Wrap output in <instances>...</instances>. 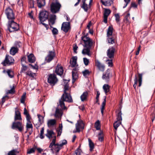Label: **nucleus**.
Instances as JSON below:
<instances>
[{
  "label": "nucleus",
  "instance_id": "de8ad7c7",
  "mask_svg": "<svg viewBox=\"0 0 155 155\" xmlns=\"http://www.w3.org/2000/svg\"><path fill=\"white\" fill-rule=\"evenodd\" d=\"M21 64L22 66V67L21 68L20 73H21L22 72L25 71L27 70L28 68V67L25 65V64H23V63H21Z\"/></svg>",
  "mask_w": 155,
  "mask_h": 155
},
{
  "label": "nucleus",
  "instance_id": "cd10ccee",
  "mask_svg": "<svg viewBox=\"0 0 155 155\" xmlns=\"http://www.w3.org/2000/svg\"><path fill=\"white\" fill-rule=\"evenodd\" d=\"M88 93L87 91H86L83 93L81 95L80 98L82 101H84L87 99Z\"/></svg>",
  "mask_w": 155,
  "mask_h": 155
},
{
  "label": "nucleus",
  "instance_id": "473e14b6",
  "mask_svg": "<svg viewBox=\"0 0 155 155\" xmlns=\"http://www.w3.org/2000/svg\"><path fill=\"white\" fill-rule=\"evenodd\" d=\"M88 140L89 142V145L90 147V150L91 151H92L94 148V144L90 139L89 138L88 139Z\"/></svg>",
  "mask_w": 155,
  "mask_h": 155
},
{
  "label": "nucleus",
  "instance_id": "e433bc0d",
  "mask_svg": "<svg viewBox=\"0 0 155 155\" xmlns=\"http://www.w3.org/2000/svg\"><path fill=\"white\" fill-rule=\"evenodd\" d=\"M7 73L9 77L11 78H12L14 77V73L13 71L11 69L7 70Z\"/></svg>",
  "mask_w": 155,
  "mask_h": 155
},
{
  "label": "nucleus",
  "instance_id": "58836bf2",
  "mask_svg": "<svg viewBox=\"0 0 155 155\" xmlns=\"http://www.w3.org/2000/svg\"><path fill=\"white\" fill-rule=\"evenodd\" d=\"M19 152L18 151L17 149H13L9 151L8 154V155H17V154Z\"/></svg>",
  "mask_w": 155,
  "mask_h": 155
},
{
  "label": "nucleus",
  "instance_id": "680f3d73",
  "mask_svg": "<svg viewBox=\"0 0 155 155\" xmlns=\"http://www.w3.org/2000/svg\"><path fill=\"white\" fill-rule=\"evenodd\" d=\"M26 117L27 122L31 123V121H30V119L31 118L30 117V116L29 114H28L26 115Z\"/></svg>",
  "mask_w": 155,
  "mask_h": 155
},
{
  "label": "nucleus",
  "instance_id": "6e6d98bb",
  "mask_svg": "<svg viewBox=\"0 0 155 155\" xmlns=\"http://www.w3.org/2000/svg\"><path fill=\"white\" fill-rule=\"evenodd\" d=\"M115 17V20L117 22H118L120 21V17L119 14H115L114 15Z\"/></svg>",
  "mask_w": 155,
  "mask_h": 155
},
{
  "label": "nucleus",
  "instance_id": "6e6552de",
  "mask_svg": "<svg viewBox=\"0 0 155 155\" xmlns=\"http://www.w3.org/2000/svg\"><path fill=\"white\" fill-rule=\"evenodd\" d=\"M5 13L8 19V21L14 20L15 19V14L13 10L10 8H7L5 10Z\"/></svg>",
  "mask_w": 155,
  "mask_h": 155
},
{
  "label": "nucleus",
  "instance_id": "7ed1b4c3",
  "mask_svg": "<svg viewBox=\"0 0 155 155\" xmlns=\"http://www.w3.org/2000/svg\"><path fill=\"white\" fill-rule=\"evenodd\" d=\"M113 28L112 26H109L107 32V39L108 43L113 44L116 42V37L113 35Z\"/></svg>",
  "mask_w": 155,
  "mask_h": 155
},
{
  "label": "nucleus",
  "instance_id": "c03bdc74",
  "mask_svg": "<svg viewBox=\"0 0 155 155\" xmlns=\"http://www.w3.org/2000/svg\"><path fill=\"white\" fill-rule=\"evenodd\" d=\"M81 147V144L80 145L78 148L75 150V154L74 155H80L82 151L80 149Z\"/></svg>",
  "mask_w": 155,
  "mask_h": 155
},
{
  "label": "nucleus",
  "instance_id": "b1692460",
  "mask_svg": "<svg viewBox=\"0 0 155 155\" xmlns=\"http://www.w3.org/2000/svg\"><path fill=\"white\" fill-rule=\"evenodd\" d=\"M91 49V48H85L82 50V53L84 55H87L89 56H91V54L90 52Z\"/></svg>",
  "mask_w": 155,
  "mask_h": 155
},
{
  "label": "nucleus",
  "instance_id": "1a4fd4ad",
  "mask_svg": "<svg viewBox=\"0 0 155 155\" xmlns=\"http://www.w3.org/2000/svg\"><path fill=\"white\" fill-rule=\"evenodd\" d=\"M14 60L13 58L8 55H6L4 60L2 62V64L3 66L10 65L14 64Z\"/></svg>",
  "mask_w": 155,
  "mask_h": 155
},
{
  "label": "nucleus",
  "instance_id": "412c9836",
  "mask_svg": "<svg viewBox=\"0 0 155 155\" xmlns=\"http://www.w3.org/2000/svg\"><path fill=\"white\" fill-rule=\"evenodd\" d=\"M78 58L76 56H73L70 59V66L72 67H75L77 64V61Z\"/></svg>",
  "mask_w": 155,
  "mask_h": 155
},
{
  "label": "nucleus",
  "instance_id": "09e8293b",
  "mask_svg": "<svg viewBox=\"0 0 155 155\" xmlns=\"http://www.w3.org/2000/svg\"><path fill=\"white\" fill-rule=\"evenodd\" d=\"M29 4L30 8H34V0H29Z\"/></svg>",
  "mask_w": 155,
  "mask_h": 155
},
{
  "label": "nucleus",
  "instance_id": "0eeeda50",
  "mask_svg": "<svg viewBox=\"0 0 155 155\" xmlns=\"http://www.w3.org/2000/svg\"><path fill=\"white\" fill-rule=\"evenodd\" d=\"M11 128L12 129L18 130L21 132L23 130L24 127L21 122L15 121L12 123Z\"/></svg>",
  "mask_w": 155,
  "mask_h": 155
},
{
  "label": "nucleus",
  "instance_id": "774afa93",
  "mask_svg": "<svg viewBox=\"0 0 155 155\" xmlns=\"http://www.w3.org/2000/svg\"><path fill=\"white\" fill-rule=\"evenodd\" d=\"M124 2L126 3L124 6L123 7V8H124L126 7L128 4L130 2V0H124Z\"/></svg>",
  "mask_w": 155,
  "mask_h": 155
},
{
  "label": "nucleus",
  "instance_id": "a19ab883",
  "mask_svg": "<svg viewBox=\"0 0 155 155\" xmlns=\"http://www.w3.org/2000/svg\"><path fill=\"white\" fill-rule=\"evenodd\" d=\"M130 14L129 13H127V15L125 16L124 21L127 23L129 24L130 23Z\"/></svg>",
  "mask_w": 155,
  "mask_h": 155
},
{
  "label": "nucleus",
  "instance_id": "2eb2a0df",
  "mask_svg": "<svg viewBox=\"0 0 155 155\" xmlns=\"http://www.w3.org/2000/svg\"><path fill=\"white\" fill-rule=\"evenodd\" d=\"M79 69L77 68H73L72 71V82L74 83L78 77V71Z\"/></svg>",
  "mask_w": 155,
  "mask_h": 155
},
{
  "label": "nucleus",
  "instance_id": "5fc2aeb1",
  "mask_svg": "<svg viewBox=\"0 0 155 155\" xmlns=\"http://www.w3.org/2000/svg\"><path fill=\"white\" fill-rule=\"evenodd\" d=\"M83 61L84 63L85 66H87L88 65L89 61V60L86 58H83Z\"/></svg>",
  "mask_w": 155,
  "mask_h": 155
},
{
  "label": "nucleus",
  "instance_id": "9b49d317",
  "mask_svg": "<svg viewBox=\"0 0 155 155\" xmlns=\"http://www.w3.org/2000/svg\"><path fill=\"white\" fill-rule=\"evenodd\" d=\"M48 13L45 11H42L39 14V18L40 22H42L47 20L48 18Z\"/></svg>",
  "mask_w": 155,
  "mask_h": 155
},
{
  "label": "nucleus",
  "instance_id": "49530a36",
  "mask_svg": "<svg viewBox=\"0 0 155 155\" xmlns=\"http://www.w3.org/2000/svg\"><path fill=\"white\" fill-rule=\"evenodd\" d=\"M122 113L121 111H120L117 116V121H121L122 120Z\"/></svg>",
  "mask_w": 155,
  "mask_h": 155
},
{
  "label": "nucleus",
  "instance_id": "052dcab7",
  "mask_svg": "<svg viewBox=\"0 0 155 155\" xmlns=\"http://www.w3.org/2000/svg\"><path fill=\"white\" fill-rule=\"evenodd\" d=\"M8 96L6 95L3 97L2 98V104H3L5 101L6 99H8Z\"/></svg>",
  "mask_w": 155,
  "mask_h": 155
},
{
  "label": "nucleus",
  "instance_id": "72a5a7b5",
  "mask_svg": "<svg viewBox=\"0 0 155 155\" xmlns=\"http://www.w3.org/2000/svg\"><path fill=\"white\" fill-rule=\"evenodd\" d=\"M110 86L107 84H104L103 87V88L105 94L107 93L110 91Z\"/></svg>",
  "mask_w": 155,
  "mask_h": 155
},
{
  "label": "nucleus",
  "instance_id": "69168bd1",
  "mask_svg": "<svg viewBox=\"0 0 155 155\" xmlns=\"http://www.w3.org/2000/svg\"><path fill=\"white\" fill-rule=\"evenodd\" d=\"M21 44V43L20 42L17 41L15 43V45L16 46V48H19L20 47Z\"/></svg>",
  "mask_w": 155,
  "mask_h": 155
},
{
  "label": "nucleus",
  "instance_id": "4c0bfd02",
  "mask_svg": "<svg viewBox=\"0 0 155 155\" xmlns=\"http://www.w3.org/2000/svg\"><path fill=\"white\" fill-rule=\"evenodd\" d=\"M15 84H13L12 87L10 90H8L6 92L7 94H13L15 92Z\"/></svg>",
  "mask_w": 155,
  "mask_h": 155
},
{
  "label": "nucleus",
  "instance_id": "9d476101",
  "mask_svg": "<svg viewBox=\"0 0 155 155\" xmlns=\"http://www.w3.org/2000/svg\"><path fill=\"white\" fill-rule=\"evenodd\" d=\"M58 81V79L55 74H50L48 75V82L52 86L54 85Z\"/></svg>",
  "mask_w": 155,
  "mask_h": 155
},
{
  "label": "nucleus",
  "instance_id": "6ab92c4d",
  "mask_svg": "<svg viewBox=\"0 0 155 155\" xmlns=\"http://www.w3.org/2000/svg\"><path fill=\"white\" fill-rule=\"evenodd\" d=\"M55 72L56 74L60 76H61L63 73L64 70L63 67L60 65L58 64L55 69Z\"/></svg>",
  "mask_w": 155,
  "mask_h": 155
},
{
  "label": "nucleus",
  "instance_id": "7c9ffc66",
  "mask_svg": "<svg viewBox=\"0 0 155 155\" xmlns=\"http://www.w3.org/2000/svg\"><path fill=\"white\" fill-rule=\"evenodd\" d=\"M101 0L102 4L105 6H110L111 5L112 1L111 0Z\"/></svg>",
  "mask_w": 155,
  "mask_h": 155
},
{
  "label": "nucleus",
  "instance_id": "f257e3e1",
  "mask_svg": "<svg viewBox=\"0 0 155 155\" xmlns=\"http://www.w3.org/2000/svg\"><path fill=\"white\" fill-rule=\"evenodd\" d=\"M56 140V137L54 136V138L49 147L51 148V151L53 153H54L55 152L56 153H58L61 149V147L67 143V141L66 140H64L62 141V143L60 144L58 143H55Z\"/></svg>",
  "mask_w": 155,
  "mask_h": 155
},
{
  "label": "nucleus",
  "instance_id": "603ef678",
  "mask_svg": "<svg viewBox=\"0 0 155 155\" xmlns=\"http://www.w3.org/2000/svg\"><path fill=\"white\" fill-rule=\"evenodd\" d=\"M52 32L53 34L54 35H57L58 34V31L57 29L54 28H53L52 30Z\"/></svg>",
  "mask_w": 155,
  "mask_h": 155
},
{
  "label": "nucleus",
  "instance_id": "5701e85b",
  "mask_svg": "<svg viewBox=\"0 0 155 155\" xmlns=\"http://www.w3.org/2000/svg\"><path fill=\"white\" fill-rule=\"evenodd\" d=\"M55 53L52 51H50L48 56L47 57V61L48 62H50L52 60L55 56Z\"/></svg>",
  "mask_w": 155,
  "mask_h": 155
},
{
  "label": "nucleus",
  "instance_id": "a211bd4d",
  "mask_svg": "<svg viewBox=\"0 0 155 155\" xmlns=\"http://www.w3.org/2000/svg\"><path fill=\"white\" fill-rule=\"evenodd\" d=\"M111 11L109 9L105 8L103 14L104 20L103 21L105 23H107V17L110 14Z\"/></svg>",
  "mask_w": 155,
  "mask_h": 155
},
{
  "label": "nucleus",
  "instance_id": "20e7f679",
  "mask_svg": "<svg viewBox=\"0 0 155 155\" xmlns=\"http://www.w3.org/2000/svg\"><path fill=\"white\" fill-rule=\"evenodd\" d=\"M88 34L81 37L82 40L84 43L83 46L84 48H91L93 46V42L92 39L88 37Z\"/></svg>",
  "mask_w": 155,
  "mask_h": 155
},
{
  "label": "nucleus",
  "instance_id": "4d7b16f0",
  "mask_svg": "<svg viewBox=\"0 0 155 155\" xmlns=\"http://www.w3.org/2000/svg\"><path fill=\"white\" fill-rule=\"evenodd\" d=\"M78 48V47L77 46L76 44H74L73 46V50L74 51V52L75 53H77V51Z\"/></svg>",
  "mask_w": 155,
  "mask_h": 155
},
{
  "label": "nucleus",
  "instance_id": "ea45409f",
  "mask_svg": "<svg viewBox=\"0 0 155 155\" xmlns=\"http://www.w3.org/2000/svg\"><path fill=\"white\" fill-rule=\"evenodd\" d=\"M91 73V71H89L88 70L85 69L84 71H82V73L85 78L87 77Z\"/></svg>",
  "mask_w": 155,
  "mask_h": 155
},
{
  "label": "nucleus",
  "instance_id": "393cba45",
  "mask_svg": "<svg viewBox=\"0 0 155 155\" xmlns=\"http://www.w3.org/2000/svg\"><path fill=\"white\" fill-rule=\"evenodd\" d=\"M61 30L65 33H67L68 32V22H64L62 23L61 27Z\"/></svg>",
  "mask_w": 155,
  "mask_h": 155
},
{
  "label": "nucleus",
  "instance_id": "f8f14e48",
  "mask_svg": "<svg viewBox=\"0 0 155 155\" xmlns=\"http://www.w3.org/2000/svg\"><path fill=\"white\" fill-rule=\"evenodd\" d=\"M76 131L75 132H79L81 130L84 128V124L83 121L81 120H78L75 125Z\"/></svg>",
  "mask_w": 155,
  "mask_h": 155
},
{
  "label": "nucleus",
  "instance_id": "aec40b11",
  "mask_svg": "<svg viewBox=\"0 0 155 155\" xmlns=\"http://www.w3.org/2000/svg\"><path fill=\"white\" fill-rule=\"evenodd\" d=\"M14 120L15 121L17 120H22L21 113L19 110L17 109V107L15 108Z\"/></svg>",
  "mask_w": 155,
  "mask_h": 155
},
{
  "label": "nucleus",
  "instance_id": "e2e57ef3",
  "mask_svg": "<svg viewBox=\"0 0 155 155\" xmlns=\"http://www.w3.org/2000/svg\"><path fill=\"white\" fill-rule=\"evenodd\" d=\"M60 113V110L59 109L57 108L56 109L55 116L56 117H58V114Z\"/></svg>",
  "mask_w": 155,
  "mask_h": 155
},
{
  "label": "nucleus",
  "instance_id": "0e129e2a",
  "mask_svg": "<svg viewBox=\"0 0 155 155\" xmlns=\"http://www.w3.org/2000/svg\"><path fill=\"white\" fill-rule=\"evenodd\" d=\"M35 152V148H32L28 151L27 153L31 154V153H32Z\"/></svg>",
  "mask_w": 155,
  "mask_h": 155
},
{
  "label": "nucleus",
  "instance_id": "864d4df0",
  "mask_svg": "<svg viewBox=\"0 0 155 155\" xmlns=\"http://www.w3.org/2000/svg\"><path fill=\"white\" fill-rule=\"evenodd\" d=\"M26 127L27 129L29 128H31L32 129H33V126L32 124L31 123L29 122H27L26 125Z\"/></svg>",
  "mask_w": 155,
  "mask_h": 155
},
{
  "label": "nucleus",
  "instance_id": "c9c22d12",
  "mask_svg": "<svg viewBox=\"0 0 155 155\" xmlns=\"http://www.w3.org/2000/svg\"><path fill=\"white\" fill-rule=\"evenodd\" d=\"M62 124H60L59 125V128L56 129V131L57 133V136H59L61 135L62 132Z\"/></svg>",
  "mask_w": 155,
  "mask_h": 155
},
{
  "label": "nucleus",
  "instance_id": "39448f33",
  "mask_svg": "<svg viewBox=\"0 0 155 155\" xmlns=\"http://www.w3.org/2000/svg\"><path fill=\"white\" fill-rule=\"evenodd\" d=\"M61 7V5L57 1H53L50 5L51 12L53 13L54 14L58 12Z\"/></svg>",
  "mask_w": 155,
  "mask_h": 155
},
{
  "label": "nucleus",
  "instance_id": "c756f323",
  "mask_svg": "<svg viewBox=\"0 0 155 155\" xmlns=\"http://www.w3.org/2000/svg\"><path fill=\"white\" fill-rule=\"evenodd\" d=\"M104 101L102 103L101 107V112L102 114V116L104 114V110L105 109V106L106 104V96L104 97Z\"/></svg>",
  "mask_w": 155,
  "mask_h": 155
},
{
  "label": "nucleus",
  "instance_id": "c85d7f7f",
  "mask_svg": "<svg viewBox=\"0 0 155 155\" xmlns=\"http://www.w3.org/2000/svg\"><path fill=\"white\" fill-rule=\"evenodd\" d=\"M56 123V121L55 119H50L48 120L47 123L48 126V127L53 126Z\"/></svg>",
  "mask_w": 155,
  "mask_h": 155
},
{
  "label": "nucleus",
  "instance_id": "bf43d9fd",
  "mask_svg": "<svg viewBox=\"0 0 155 155\" xmlns=\"http://www.w3.org/2000/svg\"><path fill=\"white\" fill-rule=\"evenodd\" d=\"M25 74L26 75H28L31 77H33L34 73H32L31 71H27L25 73Z\"/></svg>",
  "mask_w": 155,
  "mask_h": 155
},
{
  "label": "nucleus",
  "instance_id": "3c124183",
  "mask_svg": "<svg viewBox=\"0 0 155 155\" xmlns=\"http://www.w3.org/2000/svg\"><path fill=\"white\" fill-rule=\"evenodd\" d=\"M106 62H107L108 66L110 67L113 66V64L112 59L107 60L106 61Z\"/></svg>",
  "mask_w": 155,
  "mask_h": 155
},
{
  "label": "nucleus",
  "instance_id": "f704fd0d",
  "mask_svg": "<svg viewBox=\"0 0 155 155\" xmlns=\"http://www.w3.org/2000/svg\"><path fill=\"white\" fill-rule=\"evenodd\" d=\"M18 51V48L15 47H12L10 50V54L13 55H15Z\"/></svg>",
  "mask_w": 155,
  "mask_h": 155
},
{
  "label": "nucleus",
  "instance_id": "bb28decb",
  "mask_svg": "<svg viewBox=\"0 0 155 155\" xmlns=\"http://www.w3.org/2000/svg\"><path fill=\"white\" fill-rule=\"evenodd\" d=\"M38 6L39 8H41L45 5V0H37Z\"/></svg>",
  "mask_w": 155,
  "mask_h": 155
},
{
  "label": "nucleus",
  "instance_id": "423d86ee",
  "mask_svg": "<svg viewBox=\"0 0 155 155\" xmlns=\"http://www.w3.org/2000/svg\"><path fill=\"white\" fill-rule=\"evenodd\" d=\"M8 29L10 32L18 31L19 29V25L14 20L8 21Z\"/></svg>",
  "mask_w": 155,
  "mask_h": 155
},
{
  "label": "nucleus",
  "instance_id": "37998d69",
  "mask_svg": "<svg viewBox=\"0 0 155 155\" xmlns=\"http://www.w3.org/2000/svg\"><path fill=\"white\" fill-rule=\"evenodd\" d=\"M121 122L116 121L113 124L114 127L116 130H117L118 127L121 124Z\"/></svg>",
  "mask_w": 155,
  "mask_h": 155
},
{
  "label": "nucleus",
  "instance_id": "f03ea898",
  "mask_svg": "<svg viewBox=\"0 0 155 155\" xmlns=\"http://www.w3.org/2000/svg\"><path fill=\"white\" fill-rule=\"evenodd\" d=\"M68 82L66 83V84L64 86V93L62 94L61 99L59 100V104L61 108L65 109L66 107L64 103V101H68V93L67 91L68 90Z\"/></svg>",
  "mask_w": 155,
  "mask_h": 155
},
{
  "label": "nucleus",
  "instance_id": "ddd939ff",
  "mask_svg": "<svg viewBox=\"0 0 155 155\" xmlns=\"http://www.w3.org/2000/svg\"><path fill=\"white\" fill-rule=\"evenodd\" d=\"M138 79H137L136 75L135 76V78L134 79V84L133 85V87L134 88H136L137 85V84L138 81L139 82L138 86L140 87L141 86L142 81V75L141 74H139L138 75Z\"/></svg>",
  "mask_w": 155,
  "mask_h": 155
},
{
  "label": "nucleus",
  "instance_id": "338daca9",
  "mask_svg": "<svg viewBox=\"0 0 155 155\" xmlns=\"http://www.w3.org/2000/svg\"><path fill=\"white\" fill-rule=\"evenodd\" d=\"M18 4L20 6H23V1L22 0H18Z\"/></svg>",
  "mask_w": 155,
  "mask_h": 155
},
{
  "label": "nucleus",
  "instance_id": "f3484780",
  "mask_svg": "<svg viewBox=\"0 0 155 155\" xmlns=\"http://www.w3.org/2000/svg\"><path fill=\"white\" fill-rule=\"evenodd\" d=\"M95 66L100 71H104L105 70V66L101 63L98 60H95Z\"/></svg>",
  "mask_w": 155,
  "mask_h": 155
},
{
  "label": "nucleus",
  "instance_id": "4be33fe9",
  "mask_svg": "<svg viewBox=\"0 0 155 155\" xmlns=\"http://www.w3.org/2000/svg\"><path fill=\"white\" fill-rule=\"evenodd\" d=\"M110 70L109 69H107L105 73H104L102 76V78L106 81H108L110 78Z\"/></svg>",
  "mask_w": 155,
  "mask_h": 155
},
{
  "label": "nucleus",
  "instance_id": "2f4dec72",
  "mask_svg": "<svg viewBox=\"0 0 155 155\" xmlns=\"http://www.w3.org/2000/svg\"><path fill=\"white\" fill-rule=\"evenodd\" d=\"M56 19V15H52L51 16L49 20V21L51 24L52 25H53L54 24Z\"/></svg>",
  "mask_w": 155,
  "mask_h": 155
},
{
  "label": "nucleus",
  "instance_id": "13d9d810",
  "mask_svg": "<svg viewBox=\"0 0 155 155\" xmlns=\"http://www.w3.org/2000/svg\"><path fill=\"white\" fill-rule=\"evenodd\" d=\"M47 133L46 134L48 135H54V132L53 130H47Z\"/></svg>",
  "mask_w": 155,
  "mask_h": 155
},
{
  "label": "nucleus",
  "instance_id": "a878e982",
  "mask_svg": "<svg viewBox=\"0 0 155 155\" xmlns=\"http://www.w3.org/2000/svg\"><path fill=\"white\" fill-rule=\"evenodd\" d=\"M28 61L30 63H33L35 61V58L32 54H31L28 55Z\"/></svg>",
  "mask_w": 155,
  "mask_h": 155
},
{
  "label": "nucleus",
  "instance_id": "dca6fc26",
  "mask_svg": "<svg viewBox=\"0 0 155 155\" xmlns=\"http://www.w3.org/2000/svg\"><path fill=\"white\" fill-rule=\"evenodd\" d=\"M115 51V48L113 47L110 48L107 51V56L110 58H114Z\"/></svg>",
  "mask_w": 155,
  "mask_h": 155
},
{
  "label": "nucleus",
  "instance_id": "a18cd8bd",
  "mask_svg": "<svg viewBox=\"0 0 155 155\" xmlns=\"http://www.w3.org/2000/svg\"><path fill=\"white\" fill-rule=\"evenodd\" d=\"M94 126L97 130H98L100 129L101 125L100 122L99 120H97L95 122Z\"/></svg>",
  "mask_w": 155,
  "mask_h": 155
},
{
  "label": "nucleus",
  "instance_id": "8fccbe9b",
  "mask_svg": "<svg viewBox=\"0 0 155 155\" xmlns=\"http://www.w3.org/2000/svg\"><path fill=\"white\" fill-rule=\"evenodd\" d=\"M26 97V93L24 94L22 96L20 100L21 103L24 104Z\"/></svg>",
  "mask_w": 155,
  "mask_h": 155
},
{
  "label": "nucleus",
  "instance_id": "79ce46f5",
  "mask_svg": "<svg viewBox=\"0 0 155 155\" xmlns=\"http://www.w3.org/2000/svg\"><path fill=\"white\" fill-rule=\"evenodd\" d=\"M98 140L100 142H102L104 140V137L102 131H100L98 135Z\"/></svg>",
  "mask_w": 155,
  "mask_h": 155
},
{
  "label": "nucleus",
  "instance_id": "4468645a",
  "mask_svg": "<svg viewBox=\"0 0 155 155\" xmlns=\"http://www.w3.org/2000/svg\"><path fill=\"white\" fill-rule=\"evenodd\" d=\"M86 0H82V4L81 5V7L84 9V11L87 12L88 10L91 8V5L93 0H90L89 5H88L85 3Z\"/></svg>",
  "mask_w": 155,
  "mask_h": 155
}]
</instances>
